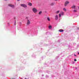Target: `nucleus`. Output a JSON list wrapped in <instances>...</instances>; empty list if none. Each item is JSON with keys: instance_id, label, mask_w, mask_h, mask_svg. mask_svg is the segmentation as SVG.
Masks as SVG:
<instances>
[{"instance_id": "9d476101", "label": "nucleus", "mask_w": 79, "mask_h": 79, "mask_svg": "<svg viewBox=\"0 0 79 79\" xmlns=\"http://www.w3.org/2000/svg\"><path fill=\"white\" fill-rule=\"evenodd\" d=\"M76 7V6L73 5L72 6V8H74V9H75V7Z\"/></svg>"}, {"instance_id": "a211bd4d", "label": "nucleus", "mask_w": 79, "mask_h": 79, "mask_svg": "<svg viewBox=\"0 0 79 79\" xmlns=\"http://www.w3.org/2000/svg\"><path fill=\"white\" fill-rule=\"evenodd\" d=\"M61 15H64V13L62 12V13H61Z\"/></svg>"}, {"instance_id": "aec40b11", "label": "nucleus", "mask_w": 79, "mask_h": 79, "mask_svg": "<svg viewBox=\"0 0 79 79\" xmlns=\"http://www.w3.org/2000/svg\"><path fill=\"white\" fill-rule=\"evenodd\" d=\"M75 56H76V54H74V55Z\"/></svg>"}, {"instance_id": "4be33fe9", "label": "nucleus", "mask_w": 79, "mask_h": 79, "mask_svg": "<svg viewBox=\"0 0 79 79\" xmlns=\"http://www.w3.org/2000/svg\"><path fill=\"white\" fill-rule=\"evenodd\" d=\"M15 25H16V21H15Z\"/></svg>"}, {"instance_id": "1a4fd4ad", "label": "nucleus", "mask_w": 79, "mask_h": 79, "mask_svg": "<svg viewBox=\"0 0 79 79\" xmlns=\"http://www.w3.org/2000/svg\"><path fill=\"white\" fill-rule=\"evenodd\" d=\"M50 5L51 6H53V5H54V3H53V2H52L50 4Z\"/></svg>"}, {"instance_id": "a878e982", "label": "nucleus", "mask_w": 79, "mask_h": 79, "mask_svg": "<svg viewBox=\"0 0 79 79\" xmlns=\"http://www.w3.org/2000/svg\"><path fill=\"white\" fill-rule=\"evenodd\" d=\"M78 29H79V28Z\"/></svg>"}, {"instance_id": "f8f14e48", "label": "nucleus", "mask_w": 79, "mask_h": 79, "mask_svg": "<svg viewBox=\"0 0 79 79\" xmlns=\"http://www.w3.org/2000/svg\"><path fill=\"white\" fill-rule=\"evenodd\" d=\"M49 28L50 29H52V26H50V25H49Z\"/></svg>"}, {"instance_id": "423d86ee", "label": "nucleus", "mask_w": 79, "mask_h": 79, "mask_svg": "<svg viewBox=\"0 0 79 79\" xmlns=\"http://www.w3.org/2000/svg\"><path fill=\"white\" fill-rule=\"evenodd\" d=\"M8 6H10V7H12V8H14L15 6L14 5H12L11 4H9Z\"/></svg>"}, {"instance_id": "6e6552de", "label": "nucleus", "mask_w": 79, "mask_h": 79, "mask_svg": "<svg viewBox=\"0 0 79 79\" xmlns=\"http://www.w3.org/2000/svg\"><path fill=\"white\" fill-rule=\"evenodd\" d=\"M60 13V11L58 10L56 12V14H58V13Z\"/></svg>"}, {"instance_id": "6ab92c4d", "label": "nucleus", "mask_w": 79, "mask_h": 79, "mask_svg": "<svg viewBox=\"0 0 79 79\" xmlns=\"http://www.w3.org/2000/svg\"><path fill=\"white\" fill-rule=\"evenodd\" d=\"M74 61H77V60L76 59H75L74 60Z\"/></svg>"}, {"instance_id": "2eb2a0df", "label": "nucleus", "mask_w": 79, "mask_h": 79, "mask_svg": "<svg viewBox=\"0 0 79 79\" xmlns=\"http://www.w3.org/2000/svg\"><path fill=\"white\" fill-rule=\"evenodd\" d=\"M39 15H40L41 14H42V11H40L39 12Z\"/></svg>"}, {"instance_id": "f3484780", "label": "nucleus", "mask_w": 79, "mask_h": 79, "mask_svg": "<svg viewBox=\"0 0 79 79\" xmlns=\"http://www.w3.org/2000/svg\"><path fill=\"white\" fill-rule=\"evenodd\" d=\"M61 14H59V17H61Z\"/></svg>"}, {"instance_id": "393cba45", "label": "nucleus", "mask_w": 79, "mask_h": 79, "mask_svg": "<svg viewBox=\"0 0 79 79\" xmlns=\"http://www.w3.org/2000/svg\"><path fill=\"white\" fill-rule=\"evenodd\" d=\"M56 0V1H57V0Z\"/></svg>"}, {"instance_id": "412c9836", "label": "nucleus", "mask_w": 79, "mask_h": 79, "mask_svg": "<svg viewBox=\"0 0 79 79\" xmlns=\"http://www.w3.org/2000/svg\"><path fill=\"white\" fill-rule=\"evenodd\" d=\"M14 19H16V17H14Z\"/></svg>"}, {"instance_id": "f257e3e1", "label": "nucleus", "mask_w": 79, "mask_h": 79, "mask_svg": "<svg viewBox=\"0 0 79 79\" xmlns=\"http://www.w3.org/2000/svg\"><path fill=\"white\" fill-rule=\"evenodd\" d=\"M20 6H21L23 7L24 8H27V5L24 4H21L20 5Z\"/></svg>"}, {"instance_id": "5701e85b", "label": "nucleus", "mask_w": 79, "mask_h": 79, "mask_svg": "<svg viewBox=\"0 0 79 79\" xmlns=\"http://www.w3.org/2000/svg\"><path fill=\"white\" fill-rule=\"evenodd\" d=\"M78 55H79V52H78Z\"/></svg>"}, {"instance_id": "39448f33", "label": "nucleus", "mask_w": 79, "mask_h": 79, "mask_svg": "<svg viewBox=\"0 0 79 79\" xmlns=\"http://www.w3.org/2000/svg\"><path fill=\"white\" fill-rule=\"evenodd\" d=\"M69 2L68 1H66V2H65V6H66V5H68V4H69Z\"/></svg>"}, {"instance_id": "b1692460", "label": "nucleus", "mask_w": 79, "mask_h": 79, "mask_svg": "<svg viewBox=\"0 0 79 79\" xmlns=\"http://www.w3.org/2000/svg\"><path fill=\"white\" fill-rule=\"evenodd\" d=\"M20 0H17V1H19Z\"/></svg>"}, {"instance_id": "f03ea898", "label": "nucleus", "mask_w": 79, "mask_h": 79, "mask_svg": "<svg viewBox=\"0 0 79 79\" xmlns=\"http://www.w3.org/2000/svg\"><path fill=\"white\" fill-rule=\"evenodd\" d=\"M55 19L56 20H57V19H58V15H55Z\"/></svg>"}, {"instance_id": "20e7f679", "label": "nucleus", "mask_w": 79, "mask_h": 79, "mask_svg": "<svg viewBox=\"0 0 79 79\" xmlns=\"http://www.w3.org/2000/svg\"><path fill=\"white\" fill-rule=\"evenodd\" d=\"M33 11L35 13H37V10L35 8H33Z\"/></svg>"}, {"instance_id": "9b49d317", "label": "nucleus", "mask_w": 79, "mask_h": 79, "mask_svg": "<svg viewBox=\"0 0 79 79\" xmlns=\"http://www.w3.org/2000/svg\"><path fill=\"white\" fill-rule=\"evenodd\" d=\"M32 4L30 2L28 3V5H29V6H32Z\"/></svg>"}, {"instance_id": "0eeeda50", "label": "nucleus", "mask_w": 79, "mask_h": 79, "mask_svg": "<svg viewBox=\"0 0 79 79\" xmlns=\"http://www.w3.org/2000/svg\"><path fill=\"white\" fill-rule=\"evenodd\" d=\"M59 31L61 32H63V30L60 29L59 30Z\"/></svg>"}, {"instance_id": "ddd939ff", "label": "nucleus", "mask_w": 79, "mask_h": 79, "mask_svg": "<svg viewBox=\"0 0 79 79\" xmlns=\"http://www.w3.org/2000/svg\"><path fill=\"white\" fill-rule=\"evenodd\" d=\"M48 21H50V18H48Z\"/></svg>"}, {"instance_id": "dca6fc26", "label": "nucleus", "mask_w": 79, "mask_h": 79, "mask_svg": "<svg viewBox=\"0 0 79 79\" xmlns=\"http://www.w3.org/2000/svg\"><path fill=\"white\" fill-rule=\"evenodd\" d=\"M73 12H77V10H73Z\"/></svg>"}, {"instance_id": "7ed1b4c3", "label": "nucleus", "mask_w": 79, "mask_h": 79, "mask_svg": "<svg viewBox=\"0 0 79 79\" xmlns=\"http://www.w3.org/2000/svg\"><path fill=\"white\" fill-rule=\"evenodd\" d=\"M30 24H31V22H30V20H29V19H27V26H29Z\"/></svg>"}, {"instance_id": "4468645a", "label": "nucleus", "mask_w": 79, "mask_h": 79, "mask_svg": "<svg viewBox=\"0 0 79 79\" xmlns=\"http://www.w3.org/2000/svg\"><path fill=\"white\" fill-rule=\"evenodd\" d=\"M64 11H66V9L65 8H64L63 9Z\"/></svg>"}]
</instances>
